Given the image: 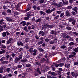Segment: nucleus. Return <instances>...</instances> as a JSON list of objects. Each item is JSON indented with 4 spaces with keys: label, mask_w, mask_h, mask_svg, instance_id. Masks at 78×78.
Returning <instances> with one entry per match:
<instances>
[{
    "label": "nucleus",
    "mask_w": 78,
    "mask_h": 78,
    "mask_svg": "<svg viewBox=\"0 0 78 78\" xmlns=\"http://www.w3.org/2000/svg\"><path fill=\"white\" fill-rule=\"evenodd\" d=\"M55 10L56 9L54 8L51 10L50 9H48V10H46L45 11V12L47 13V14H51V13L53 11H55Z\"/></svg>",
    "instance_id": "nucleus-1"
},
{
    "label": "nucleus",
    "mask_w": 78,
    "mask_h": 78,
    "mask_svg": "<svg viewBox=\"0 0 78 78\" xmlns=\"http://www.w3.org/2000/svg\"><path fill=\"white\" fill-rule=\"evenodd\" d=\"M48 75H50L51 76H56V73L55 72H53L51 71H49L48 73Z\"/></svg>",
    "instance_id": "nucleus-2"
},
{
    "label": "nucleus",
    "mask_w": 78,
    "mask_h": 78,
    "mask_svg": "<svg viewBox=\"0 0 78 78\" xmlns=\"http://www.w3.org/2000/svg\"><path fill=\"white\" fill-rule=\"evenodd\" d=\"M13 41V39L12 38H9L8 41H7V44H9L10 43H12Z\"/></svg>",
    "instance_id": "nucleus-3"
},
{
    "label": "nucleus",
    "mask_w": 78,
    "mask_h": 78,
    "mask_svg": "<svg viewBox=\"0 0 78 78\" xmlns=\"http://www.w3.org/2000/svg\"><path fill=\"white\" fill-rule=\"evenodd\" d=\"M6 20L7 21H8V22H14V20H12V19L10 17H7L6 18Z\"/></svg>",
    "instance_id": "nucleus-4"
},
{
    "label": "nucleus",
    "mask_w": 78,
    "mask_h": 78,
    "mask_svg": "<svg viewBox=\"0 0 78 78\" xmlns=\"http://www.w3.org/2000/svg\"><path fill=\"white\" fill-rule=\"evenodd\" d=\"M38 34L39 35L41 34L42 36H44L45 35V33L42 30L40 31Z\"/></svg>",
    "instance_id": "nucleus-5"
},
{
    "label": "nucleus",
    "mask_w": 78,
    "mask_h": 78,
    "mask_svg": "<svg viewBox=\"0 0 78 78\" xmlns=\"http://www.w3.org/2000/svg\"><path fill=\"white\" fill-rule=\"evenodd\" d=\"M62 2L63 3L64 5H67V4L69 3V1H67V0H66L65 1L62 0Z\"/></svg>",
    "instance_id": "nucleus-6"
},
{
    "label": "nucleus",
    "mask_w": 78,
    "mask_h": 78,
    "mask_svg": "<svg viewBox=\"0 0 78 78\" xmlns=\"http://www.w3.org/2000/svg\"><path fill=\"white\" fill-rule=\"evenodd\" d=\"M63 6V3L62 2H60L59 3V4H57V7H60L61 8Z\"/></svg>",
    "instance_id": "nucleus-7"
},
{
    "label": "nucleus",
    "mask_w": 78,
    "mask_h": 78,
    "mask_svg": "<svg viewBox=\"0 0 78 78\" xmlns=\"http://www.w3.org/2000/svg\"><path fill=\"white\" fill-rule=\"evenodd\" d=\"M17 45H18V46H20V45H21V46H23L24 45V44L22 42H17Z\"/></svg>",
    "instance_id": "nucleus-8"
},
{
    "label": "nucleus",
    "mask_w": 78,
    "mask_h": 78,
    "mask_svg": "<svg viewBox=\"0 0 78 78\" xmlns=\"http://www.w3.org/2000/svg\"><path fill=\"white\" fill-rule=\"evenodd\" d=\"M51 5L52 6H55L58 7V4L56 2H53L51 3Z\"/></svg>",
    "instance_id": "nucleus-9"
},
{
    "label": "nucleus",
    "mask_w": 78,
    "mask_h": 78,
    "mask_svg": "<svg viewBox=\"0 0 78 78\" xmlns=\"http://www.w3.org/2000/svg\"><path fill=\"white\" fill-rule=\"evenodd\" d=\"M46 27H48V28H53L54 26L53 25H50L48 24H46L44 25Z\"/></svg>",
    "instance_id": "nucleus-10"
},
{
    "label": "nucleus",
    "mask_w": 78,
    "mask_h": 78,
    "mask_svg": "<svg viewBox=\"0 0 78 78\" xmlns=\"http://www.w3.org/2000/svg\"><path fill=\"white\" fill-rule=\"evenodd\" d=\"M1 50L2 51H0V54H3V53H5L6 52V50H5L1 49Z\"/></svg>",
    "instance_id": "nucleus-11"
},
{
    "label": "nucleus",
    "mask_w": 78,
    "mask_h": 78,
    "mask_svg": "<svg viewBox=\"0 0 78 78\" xmlns=\"http://www.w3.org/2000/svg\"><path fill=\"white\" fill-rule=\"evenodd\" d=\"M20 25H22L23 26H25V25H26V22L25 21H23L21 22L20 23Z\"/></svg>",
    "instance_id": "nucleus-12"
},
{
    "label": "nucleus",
    "mask_w": 78,
    "mask_h": 78,
    "mask_svg": "<svg viewBox=\"0 0 78 78\" xmlns=\"http://www.w3.org/2000/svg\"><path fill=\"white\" fill-rule=\"evenodd\" d=\"M66 16H70V12L68 11H66Z\"/></svg>",
    "instance_id": "nucleus-13"
},
{
    "label": "nucleus",
    "mask_w": 78,
    "mask_h": 78,
    "mask_svg": "<svg viewBox=\"0 0 78 78\" xmlns=\"http://www.w3.org/2000/svg\"><path fill=\"white\" fill-rule=\"evenodd\" d=\"M31 9V7L30 6H28L27 9L25 10V12H27V11H30Z\"/></svg>",
    "instance_id": "nucleus-14"
},
{
    "label": "nucleus",
    "mask_w": 78,
    "mask_h": 78,
    "mask_svg": "<svg viewBox=\"0 0 78 78\" xmlns=\"http://www.w3.org/2000/svg\"><path fill=\"white\" fill-rule=\"evenodd\" d=\"M24 30L27 32H28V31H29V30H28V27L27 26L24 27Z\"/></svg>",
    "instance_id": "nucleus-15"
},
{
    "label": "nucleus",
    "mask_w": 78,
    "mask_h": 78,
    "mask_svg": "<svg viewBox=\"0 0 78 78\" xmlns=\"http://www.w3.org/2000/svg\"><path fill=\"white\" fill-rule=\"evenodd\" d=\"M30 13H31V11L28 12V14L26 15V16H27V17H30V16H31L32 14Z\"/></svg>",
    "instance_id": "nucleus-16"
},
{
    "label": "nucleus",
    "mask_w": 78,
    "mask_h": 78,
    "mask_svg": "<svg viewBox=\"0 0 78 78\" xmlns=\"http://www.w3.org/2000/svg\"><path fill=\"white\" fill-rule=\"evenodd\" d=\"M73 11H75L76 12H77V10H78V8L76 7H74L73 8Z\"/></svg>",
    "instance_id": "nucleus-17"
},
{
    "label": "nucleus",
    "mask_w": 78,
    "mask_h": 78,
    "mask_svg": "<svg viewBox=\"0 0 78 78\" xmlns=\"http://www.w3.org/2000/svg\"><path fill=\"white\" fill-rule=\"evenodd\" d=\"M39 13L40 15H45V12L43 11H40L39 12Z\"/></svg>",
    "instance_id": "nucleus-18"
},
{
    "label": "nucleus",
    "mask_w": 78,
    "mask_h": 78,
    "mask_svg": "<svg viewBox=\"0 0 78 78\" xmlns=\"http://www.w3.org/2000/svg\"><path fill=\"white\" fill-rule=\"evenodd\" d=\"M65 66L66 68H69L70 67V64H65Z\"/></svg>",
    "instance_id": "nucleus-19"
},
{
    "label": "nucleus",
    "mask_w": 78,
    "mask_h": 78,
    "mask_svg": "<svg viewBox=\"0 0 78 78\" xmlns=\"http://www.w3.org/2000/svg\"><path fill=\"white\" fill-rule=\"evenodd\" d=\"M37 72H38V73L39 74V75H41V71H40L39 69L37 68Z\"/></svg>",
    "instance_id": "nucleus-20"
},
{
    "label": "nucleus",
    "mask_w": 78,
    "mask_h": 78,
    "mask_svg": "<svg viewBox=\"0 0 78 78\" xmlns=\"http://www.w3.org/2000/svg\"><path fill=\"white\" fill-rule=\"evenodd\" d=\"M73 51H75V52H76V53H77L78 51V47H77L76 48H75V49H73Z\"/></svg>",
    "instance_id": "nucleus-21"
},
{
    "label": "nucleus",
    "mask_w": 78,
    "mask_h": 78,
    "mask_svg": "<svg viewBox=\"0 0 78 78\" xmlns=\"http://www.w3.org/2000/svg\"><path fill=\"white\" fill-rule=\"evenodd\" d=\"M1 48L4 49H5L6 48V46L3 44L1 45Z\"/></svg>",
    "instance_id": "nucleus-22"
},
{
    "label": "nucleus",
    "mask_w": 78,
    "mask_h": 78,
    "mask_svg": "<svg viewBox=\"0 0 78 78\" xmlns=\"http://www.w3.org/2000/svg\"><path fill=\"white\" fill-rule=\"evenodd\" d=\"M74 20H74V18H73V17L69 18V20L70 22H73V21Z\"/></svg>",
    "instance_id": "nucleus-23"
},
{
    "label": "nucleus",
    "mask_w": 78,
    "mask_h": 78,
    "mask_svg": "<svg viewBox=\"0 0 78 78\" xmlns=\"http://www.w3.org/2000/svg\"><path fill=\"white\" fill-rule=\"evenodd\" d=\"M3 37H6V32H4L2 34Z\"/></svg>",
    "instance_id": "nucleus-24"
},
{
    "label": "nucleus",
    "mask_w": 78,
    "mask_h": 78,
    "mask_svg": "<svg viewBox=\"0 0 78 78\" xmlns=\"http://www.w3.org/2000/svg\"><path fill=\"white\" fill-rule=\"evenodd\" d=\"M31 66V65L29 63L27 64L26 65V66L27 67H30Z\"/></svg>",
    "instance_id": "nucleus-25"
},
{
    "label": "nucleus",
    "mask_w": 78,
    "mask_h": 78,
    "mask_svg": "<svg viewBox=\"0 0 78 78\" xmlns=\"http://www.w3.org/2000/svg\"><path fill=\"white\" fill-rule=\"evenodd\" d=\"M5 21L4 20H3V19H1L0 20V21H1V23L2 24V25H3L5 23L3 22Z\"/></svg>",
    "instance_id": "nucleus-26"
},
{
    "label": "nucleus",
    "mask_w": 78,
    "mask_h": 78,
    "mask_svg": "<svg viewBox=\"0 0 78 78\" xmlns=\"http://www.w3.org/2000/svg\"><path fill=\"white\" fill-rule=\"evenodd\" d=\"M41 19H39L38 20H36V22H39L40 23L41 22Z\"/></svg>",
    "instance_id": "nucleus-27"
},
{
    "label": "nucleus",
    "mask_w": 78,
    "mask_h": 78,
    "mask_svg": "<svg viewBox=\"0 0 78 78\" xmlns=\"http://www.w3.org/2000/svg\"><path fill=\"white\" fill-rule=\"evenodd\" d=\"M38 50L40 51H41V52H44V50L42 48H40Z\"/></svg>",
    "instance_id": "nucleus-28"
},
{
    "label": "nucleus",
    "mask_w": 78,
    "mask_h": 78,
    "mask_svg": "<svg viewBox=\"0 0 78 78\" xmlns=\"http://www.w3.org/2000/svg\"><path fill=\"white\" fill-rule=\"evenodd\" d=\"M27 61V60L25 59H24L23 60H21V62H26Z\"/></svg>",
    "instance_id": "nucleus-29"
},
{
    "label": "nucleus",
    "mask_w": 78,
    "mask_h": 78,
    "mask_svg": "<svg viewBox=\"0 0 78 78\" xmlns=\"http://www.w3.org/2000/svg\"><path fill=\"white\" fill-rule=\"evenodd\" d=\"M11 76H12V75L11 73H9L8 75V76L6 77V78H8L9 77H11Z\"/></svg>",
    "instance_id": "nucleus-30"
},
{
    "label": "nucleus",
    "mask_w": 78,
    "mask_h": 78,
    "mask_svg": "<svg viewBox=\"0 0 78 78\" xmlns=\"http://www.w3.org/2000/svg\"><path fill=\"white\" fill-rule=\"evenodd\" d=\"M71 74L73 76H75V73L74 72H72Z\"/></svg>",
    "instance_id": "nucleus-31"
},
{
    "label": "nucleus",
    "mask_w": 78,
    "mask_h": 78,
    "mask_svg": "<svg viewBox=\"0 0 78 78\" xmlns=\"http://www.w3.org/2000/svg\"><path fill=\"white\" fill-rule=\"evenodd\" d=\"M29 50L30 53H32L33 52V48H30Z\"/></svg>",
    "instance_id": "nucleus-32"
},
{
    "label": "nucleus",
    "mask_w": 78,
    "mask_h": 78,
    "mask_svg": "<svg viewBox=\"0 0 78 78\" xmlns=\"http://www.w3.org/2000/svg\"><path fill=\"white\" fill-rule=\"evenodd\" d=\"M58 64H59V67H62L63 66H64V64L63 63H60Z\"/></svg>",
    "instance_id": "nucleus-33"
},
{
    "label": "nucleus",
    "mask_w": 78,
    "mask_h": 78,
    "mask_svg": "<svg viewBox=\"0 0 78 78\" xmlns=\"http://www.w3.org/2000/svg\"><path fill=\"white\" fill-rule=\"evenodd\" d=\"M43 44V41H39L38 43V45H41V44Z\"/></svg>",
    "instance_id": "nucleus-34"
},
{
    "label": "nucleus",
    "mask_w": 78,
    "mask_h": 78,
    "mask_svg": "<svg viewBox=\"0 0 78 78\" xmlns=\"http://www.w3.org/2000/svg\"><path fill=\"white\" fill-rule=\"evenodd\" d=\"M66 47V46L65 45H62L60 47L61 48H62L63 49H64Z\"/></svg>",
    "instance_id": "nucleus-35"
},
{
    "label": "nucleus",
    "mask_w": 78,
    "mask_h": 78,
    "mask_svg": "<svg viewBox=\"0 0 78 78\" xmlns=\"http://www.w3.org/2000/svg\"><path fill=\"white\" fill-rule=\"evenodd\" d=\"M42 7H43L44 8H47V4H43L42 5Z\"/></svg>",
    "instance_id": "nucleus-36"
},
{
    "label": "nucleus",
    "mask_w": 78,
    "mask_h": 78,
    "mask_svg": "<svg viewBox=\"0 0 78 78\" xmlns=\"http://www.w3.org/2000/svg\"><path fill=\"white\" fill-rule=\"evenodd\" d=\"M40 3H43L44 2V0H41L39 1Z\"/></svg>",
    "instance_id": "nucleus-37"
},
{
    "label": "nucleus",
    "mask_w": 78,
    "mask_h": 78,
    "mask_svg": "<svg viewBox=\"0 0 78 78\" xmlns=\"http://www.w3.org/2000/svg\"><path fill=\"white\" fill-rule=\"evenodd\" d=\"M20 59H15V62L17 63L18 61H19V60H20Z\"/></svg>",
    "instance_id": "nucleus-38"
},
{
    "label": "nucleus",
    "mask_w": 78,
    "mask_h": 78,
    "mask_svg": "<svg viewBox=\"0 0 78 78\" xmlns=\"http://www.w3.org/2000/svg\"><path fill=\"white\" fill-rule=\"evenodd\" d=\"M7 13L9 14H11V10L8 9L7 11Z\"/></svg>",
    "instance_id": "nucleus-39"
},
{
    "label": "nucleus",
    "mask_w": 78,
    "mask_h": 78,
    "mask_svg": "<svg viewBox=\"0 0 78 78\" xmlns=\"http://www.w3.org/2000/svg\"><path fill=\"white\" fill-rule=\"evenodd\" d=\"M66 29L68 30H72V28L69 27H66Z\"/></svg>",
    "instance_id": "nucleus-40"
},
{
    "label": "nucleus",
    "mask_w": 78,
    "mask_h": 78,
    "mask_svg": "<svg viewBox=\"0 0 78 78\" xmlns=\"http://www.w3.org/2000/svg\"><path fill=\"white\" fill-rule=\"evenodd\" d=\"M6 71L7 72H10V69L9 68H7L6 69Z\"/></svg>",
    "instance_id": "nucleus-41"
},
{
    "label": "nucleus",
    "mask_w": 78,
    "mask_h": 78,
    "mask_svg": "<svg viewBox=\"0 0 78 78\" xmlns=\"http://www.w3.org/2000/svg\"><path fill=\"white\" fill-rule=\"evenodd\" d=\"M17 67L18 68H21V67H22V65H19L17 66Z\"/></svg>",
    "instance_id": "nucleus-42"
},
{
    "label": "nucleus",
    "mask_w": 78,
    "mask_h": 78,
    "mask_svg": "<svg viewBox=\"0 0 78 78\" xmlns=\"http://www.w3.org/2000/svg\"><path fill=\"white\" fill-rule=\"evenodd\" d=\"M14 14H15L16 15H19L20 14L19 13L17 12L16 11L14 12Z\"/></svg>",
    "instance_id": "nucleus-43"
},
{
    "label": "nucleus",
    "mask_w": 78,
    "mask_h": 78,
    "mask_svg": "<svg viewBox=\"0 0 78 78\" xmlns=\"http://www.w3.org/2000/svg\"><path fill=\"white\" fill-rule=\"evenodd\" d=\"M8 61H2V64H5L6 63H8Z\"/></svg>",
    "instance_id": "nucleus-44"
},
{
    "label": "nucleus",
    "mask_w": 78,
    "mask_h": 78,
    "mask_svg": "<svg viewBox=\"0 0 78 78\" xmlns=\"http://www.w3.org/2000/svg\"><path fill=\"white\" fill-rule=\"evenodd\" d=\"M69 45H70V46L73 45H74V43L73 42H71L69 43Z\"/></svg>",
    "instance_id": "nucleus-45"
},
{
    "label": "nucleus",
    "mask_w": 78,
    "mask_h": 78,
    "mask_svg": "<svg viewBox=\"0 0 78 78\" xmlns=\"http://www.w3.org/2000/svg\"><path fill=\"white\" fill-rule=\"evenodd\" d=\"M50 33L52 34H55V31L53 30H51L50 32Z\"/></svg>",
    "instance_id": "nucleus-46"
},
{
    "label": "nucleus",
    "mask_w": 78,
    "mask_h": 78,
    "mask_svg": "<svg viewBox=\"0 0 78 78\" xmlns=\"http://www.w3.org/2000/svg\"><path fill=\"white\" fill-rule=\"evenodd\" d=\"M50 41V39L48 38H46L45 39V42H48V41Z\"/></svg>",
    "instance_id": "nucleus-47"
},
{
    "label": "nucleus",
    "mask_w": 78,
    "mask_h": 78,
    "mask_svg": "<svg viewBox=\"0 0 78 78\" xmlns=\"http://www.w3.org/2000/svg\"><path fill=\"white\" fill-rule=\"evenodd\" d=\"M45 63L47 64L49 63V61H48V59H47V60L45 61Z\"/></svg>",
    "instance_id": "nucleus-48"
},
{
    "label": "nucleus",
    "mask_w": 78,
    "mask_h": 78,
    "mask_svg": "<svg viewBox=\"0 0 78 78\" xmlns=\"http://www.w3.org/2000/svg\"><path fill=\"white\" fill-rule=\"evenodd\" d=\"M35 37L36 38V39H38L39 38V36L36 35L35 36Z\"/></svg>",
    "instance_id": "nucleus-49"
},
{
    "label": "nucleus",
    "mask_w": 78,
    "mask_h": 78,
    "mask_svg": "<svg viewBox=\"0 0 78 78\" xmlns=\"http://www.w3.org/2000/svg\"><path fill=\"white\" fill-rule=\"evenodd\" d=\"M33 8L35 10H36V9H37V7H36L35 5H34V6H33Z\"/></svg>",
    "instance_id": "nucleus-50"
},
{
    "label": "nucleus",
    "mask_w": 78,
    "mask_h": 78,
    "mask_svg": "<svg viewBox=\"0 0 78 78\" xmlns=\"http://www.w3.org/2000/svg\"><path fill=\"white\" fill-rule=\"evenodd\" d=\"M64 15V13L62 12L61 14L60 15V17H62Z\"/></svg>",
    "instance_id": "nucleus-51"
},
{
    "label": "nucleus",
    "mask_w": 78,
    "mask_h": 78,
    "mask_svg": "<svg viewBox=\"0 0 78 78\" xmlns=\"http://www.w3.org/2000/svg\"><path fill=\"white\" fill-rule=\"evenodd\" d=\"M57 12L58 14H61V13L62 12V11H57Z\"/></svg>",
    "instance_id": "nucleus-52"
},
{
    "label": "nucleus",
    "mask_w": 78,
    "mask_h": 78,
    "mask_svg": "<svg viewBox=\"0 0 78 78\" xmlns=\"http://www.w3.org/2000/svg\"><path fill=\"white\" fill-rule=\"evenodd\" d=\"M19 51L20 52H21L23 51V48H20L19 50Z\"/></svg>",
    "instance_id": "nucleus-53"
},
{
    "label": "nucleus",
    "mask_w": 78,
    "mask_h": 78,
    "mask_svg": "<svg viewBox=\"0 0 78 78\" xmlns=\"http://www.w3.org/2000/svg\"><path fill=\"white\" fill-rule=\"evenodd\" d=\"M74 56H75L74 55H69V58H73Z\"/></svg>",
    "instance_id": "nucleus-54"
},
{
    "label": "nucleus",
    "mask_w": 78,
    "mask_h": 78,
    "mask_svg": "<svg viewBox=\"0 0 78 78\" xmlns=\"http://www.w3.org/2000/svg\"><path fill=\"white\" fill-rule=\"evenodd\" d=\"M50 44H54V41H51L50 42Z\"/></svg>",
    "instance_id": "nucleus-55"
},
{
    "label": "nucleus",
    "mask_w": 78,
    "mask_h": 78,
    "mask_svg": "<svg viewBox=\"0 0 78 78\" xmlns=\"http://www.w3.org/2000/svg\"><path fill=\"white\" fill-rule=\"evenodd\" d=\"M35 63H36V64L37 65H38V66H41V63H39V62H35Z\"/></svg>",
    "instance_id": "nucleus-56"
},
{
    "label": "nucleus",
    "mask_w": 78,
    "mask_h": 78,
    "mask_svg": "<svg viewBox=\"0 0 78 78\" xmlns=\"http://www.w3.org/2000/svg\"><path fill=\"white\" fill-rule=\"evenodd\" d=\"M76 22V21H75V20H74L73 21V22H72V23L73 25H75V24Z\"/></svg>",
    "instance_id": "nucleus-57"
},
{
    "label": "nucleus",
    "mask_w": 78,
    "mask_h": 78,
    "mask_svg": "<svg viewBox=\"0 0 78 78\" xmlns=\"http://www.w3.org/2000/svg\"><path fill=\"white\" fill-rule=\"evenodd\" d=\"M72 48V47H69L68 48V51H70V50H71V49Z\"/></svg>",
    "instance_id": "nucleus-58"
},
{
    "label": "nucleus",
    "mask_w": 78,
    "mask_h": 78,
    "mask_svg": "<svg viewBox=\"0 0 78 78\" xmlns=\"http://www.w3.org/2000/svg\"><path fill=\"white\" fill-rule=\"evenodd\" d=\"M55 66L56 67H59V63L57 64H55Z\"/></svg>",
    "instance_id": "nucleus-59"
},
{
    "label": "nucleus",
    "mask_w": 78,
    "mask_h": 78,
    "mask_svg": "<svg viewBox=\"0 0 78 78\" xmlns=\"http://www.w3.org/2000/svg\"><path fill=\"white\" fill-rule=\"evenodd\" d=\"M45 43H43L41 44L40 46H42L43 47H45Z\"/></svg>",
    "instance_id": "nucleus-60"
},
{
    "label": "nucleus",
    "mask_w": 78,
    "mask_h": 78,
    "mask_svg": "<svg viewBox=\"0 0 78 78\" xmlns=\"http://www.w3.org/2000/svg\"><path fill=\"white\" fill-rule=\"evenodd\" d=\"M28 38H26V39L25 40V42H28Z\"/></svg>",
    "instance_id": "nucleus-61"
},
{
    "label": "nucleus",
    "mask_w": 78,
    "mask_h": 78,
    "mask_svg": "<svg viewBox=\"0 0 78 78\" xmlns=\"http://www.w3.org/2000/svg\"><path fill=\"white\" fill-rule=\"evenodd\" d=\"M39 40L41 41H44V38L43 37H41L40 38Z\"/></svg>",
    "instance_id": "nucleus-62"
},
{
    "label": "nucleus",
    "mask_w": 78,
    "mask_h": 78,
    "mask_svg": "<svg viewBox=\"0 0 78 78\" xmlns=\"http://www.w3.org/2000/svg\"><path fill=\"white\" fill-rule=\"evenodd\" d=\"M32 28H31V30H33V29H34V28H35V27H34V25H33L32 26Z\"/></svg>",
    "instance_id": "nucleus-63"
},
{
    "label": "nucleus",
    "mask_w": 78,
    "mask_h": 78,
    "mask_svg": "<svg viewBox=\"0 0 78 78\" xmlns=\"http://www.w3.org/2000/svg\"><path fill=\"white\" fill-rule=\"evenodd\" d=\"M19 59H22V55H20L19 56Z\"/></svg>",
    "instance_id": "nucleus-64"
}]
</instances>
